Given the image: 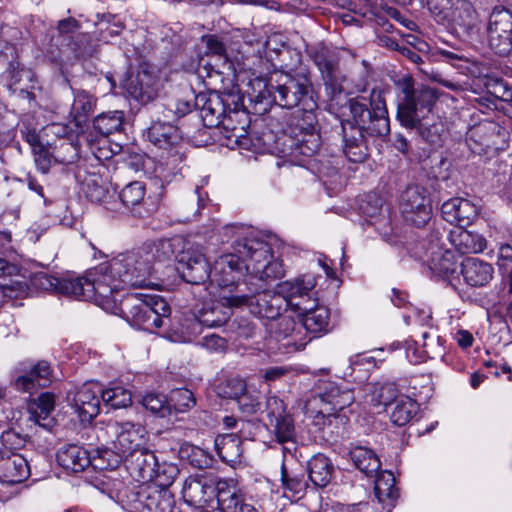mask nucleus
<instances>
[{"label":"nucleus","mask_w":512,"mask_h":512,"mask_svg":"<svg viewBox=\"0 0 512 512\" xmlns=\"http://www.w3.org/2000/svg\"><path fill=\"white\" fill-rule=\"evenodd\" d=\"M353 122L342 123L343 152L353 163H362L368 157L364 133L385 139L390 133V121L383 91L372 89L370 96H358L348 102Z\"/></svg>","instance_id":"f257e3e1"},{"label":"nucleus","mask_w":512,"mask_h":512,"mask_svg":"<svg viewBox=\"0 0 512 512\" xmlns=\"http://www.w3.org/2000/svg\"><path fill=\"white\" fill-rule=\"evenodd\" d=\"M225 232L236 237L235 250L249 259L245 286L267 285L284 275L282 262L273 259L270 245L259 239L253 231L243 226H226Z\"/></svg>","instance_id":"f03ea898"},{"label":"nucleus","mask_w":512,"mask_h":512,"mask_svg":"<svg viewBox=\"0 0 512 512\" xmlns=\"http://www.w3.org/2000/svg\"><path fill=\"white\" fill-rule=\"evenodd\" d=\"M231 95H221L215 91L200 92L194 97V108L199 111L203 125L208 128L220 127L224 130V137L235 143L247 133L248 115L244 110L230 107Z\"/></svg>","instance_id":"7ed1b4c3"},{"label":"nucleus","mask_w":512,"mask_h":512,"mask_svg":"<svg viewBox=\"0 0 512 512\" xmlns=\"http://www.w3.org/2000/svg\"><path fill=\"white\" fill-rule=\"evenodd\" d=\"M256 103L270 104L275 102L287 109L295 107H318L313 86L305 74L295 75L280 73L265 84V91L259 92L255 97Z\"/></svg>","instance_id":"20e7f679"},{"label":"nucleus","mask_w":512,"mask_h":512,"mask_svg":"<svg viewBox=\"0 0 512 512\" xmlns=\"http://www.w3.org/2000/svg\"><path fill=\"white\" fill-rule=\"evenodd\" d=\"M397 99V119L402 126L412 129L415 123H419L432 113V109L438 99L435 88L418 85L414 79L404 75L395 82Z\"/></svg>","instance_id":"39448f33"},{"label":"nucleus","mask_w":512,"mask_h":512,"mask_svg":"<svg viewBox=\"0 0 512 512\" xmlns=\"http://www.w3.org/2000/svg\"><path fill=\"white\" fill-rule=\"evenodd\" d=\"M121 316L132 326L146 331L162 327L171 313L167 301L156 294L129 293L120 301Z\"/></svg>","instance_id":"423d86ee"},{"label":"nucleus","mask_w":512,"mask_h":512,"mask_svg":"<svg viewBox=\"0 0 512 512\" xmlns=\"http://www.w3.org/2000/svg\"><path fill=\"white\" fill-rule=\"evenodd\" d=\"M74 281L78 284L75 299L93 301L103 308L110 307L114 303V294L123 290L109 261L89 269Z\"/></svg>","instance_id":"0eeeda50"},{"label":"nucleus","mask_w":512,"mask_h":512,"mask_svg":"<svg viewBox=\"0 0 512 512\" xmlns=\"http://www.w3.org/2000/svg\"><path fill=\"white\" fill-rule=\"evenodd\" d=\"M116 500L127 512H173V494L156 485L123 486L116 491Z\"/></svg>","instance_id":"6e6552de"},{"label":"nucleus","mask_w":512,"mask_h":512,"mask_svg":"<svg viewBox=\"0 0 512 512\" xmlns=\"http://www.w3.org/2000/svg\"><path fill=\"white\" fill-rule=\"evenodd\" d=\"M245 288H237L241 294L223 295L222 306L229 308L248 306L252 314L269 320H276L281 316L285 299L279 295L278 290L272 292L263 284L247 285Z\"/></svg>","instance_id":"1a4fd4ad"},{"label":"nucleus","mask_w":512,"mask_h":512,"mask_svg":"<svg viewBox=\"0 0 512 512\" xmlns=\"http://www.w3.org/2000/svg\"><path fill=\"white\" fill-rule=\"evenodd\" d=\"M122 288H138L149 285V276L154 271L149 253L140 250L121 253L110 261Z\"/></svg>","instance_id":"9d476101"},{"label":"nucleus","mask_w":512,"mask_h":512,"mask_svg":"<svg viewBox=\"0 0 512 512\" xmlns=\"http://www.w3.org/2000/svg\"><path fill=\"white\" fill-rule=\"evenodd\" d=\"M235 241L233 242V245ZM233 249H235L233 247ZM249 259L234 250L233 253L221 255L211 267L210 281L212 284L217 285L223 291L220 294V301L222 302L223 295L241 294L237 290L238 287L245 288V280L240 283V278L246 271V265Z\"/></svg>","instance_id":"9b49d317"},{"label":"nucleus","mask_w":512,"mask_h":512,"mask_svg":"<svg viewBox=\"0 0 512 512\" xmlns=\"http://www.w3.org/2000/svg\"><path fill=\"white\" fill-rule=\"evenodd\" d=\"M55 379L51 363L39 360L35 363H20L14 370L12 387L22 393L35 394L48 387Z\"/></svg>","instance_id":"f8f14e48"},{"label":"nucleus","mask_w":512,"mask_h":512,"mask_svg":"<svg viewBox=\"0 0 512 512\" xmlns=\"http://www.w3.org/2000/svg\"><path fill=\"white\" fill-rule=\"evenodd\" d=\"M177 271L190 284L199 285L210 280L211 266L200 245L187 242L178 255Z\"/></svg>","instance_id":"ddd939ff"},{"label":"nucleus","mask_w":512,"mask_h":512,"mask_svg":"<svg viewBox=\"0 0 512 512\" xmlns=\"http://www.w3.org/2000/svg\"><path fill=\"white\" fill-rule=\"evenodd\" d=\"M400 207L406 222L416 227L424 226L431 219V200L424 187L408 186L401 195Z\"/></svg>","instance_id":"4468645a"},{"label":"nucleus","mask_w":512,"mask_h":512,"mask_svg":"<svg viewBox=\"0 0 512 512\" xmlns=\"http://www.w3.org/2000/svg\"><path fill=\"white\" fill-rule=\"evenodd\" d=\"M487 29L491 48L500 56L507 55L512 49V13L503 7L494 8Z\"/></svg>","instance_id":"2eb2a0df"},{"label":"nucleus","mask_w":512,"mask_h":512,"mask_svg":"<svg viewBox=\"0 0 512 512\" xmlns=\"http://www.w3.org/2000/svg\"><path fill=\"white\" fill-rule=\"evenodd\" d=\"M316 286L315 277L303 275L294 280H287L277 284L280 296L285 299L284 307L290 308L293 312H300L301 309H308L307 305L313 300L310 298L311 291Z\"/></svg>","instance_id":"dca6fc26"},{"label":"nucleus","mask_w":512,"mask_h":512,"mask_svg":"<svg viewBox=\"0 0 512 512\" xmlns=\"http://www.w3.org/2000/svg\"><path fill=\"white\" fill-rule=\"evenodd\" d=\"M313 394L326 408L322 412L337 413L350 406L354 400L353 390L340 387L336 382L328 379H319L313 387Z\"/></svg>","instance_id":"f3484780"},{"label":"nucleus","mask_w":512,"mask_h":512,"mask_svg":"<svg viewBox=\"0 0 512 512\" xmlns=\"http://www.w3.org/2000/svg\"><path fill=\"white\" fill-rule=\"evenodd\" d=\"M108 428L115 435V446L123 456L146 444L147 431L140 423L113 421L108 424Z\"/></svg>","instance_id":"a211bd4d"},{"label":"nucleus","mask_w":512,"mask_h":512,"mask_svg":"<svg viewBox=\"0 0 512 512\" xmlns=\"http://www.w3.org/2000/svg\"><path fill=\"white\" fill-rule=\"evenodd\" d=\"M217 490V480L206 476H191L184 482L183 499L195 508L210 507Z\"/></svg>","instance_id":"6ab92c4d"},{"label":"nucleus","mask_w":512,"mask_h":512,"mask_svg":"<svg viewBox=\"0 0 512 512\" xmlns=\"http://www.w3.org/2000/svg\"><path fill=\"white\" fill-rule=\"evenodd\" d=\"M125 466L131 477L142 484H149L157 476L159 465L155 454L145 446L124 456Z\"/></svg>","instance_id":"aec40b11"},{"label":"nucleus","mask_w":512,"mask_h":512,"mask_svg":"<svg viewBox=\"0 0 512 512\" xmlns=\"http://www.w3.org/2000/svg\"><path fill=\"white\" fill-rule=\"evenodd\" d=\"M101 385L85 383L73 397V408L82 422H90L100 411Z\"/></svg>","instance_id":"412c9836"},{"label":"nucleus","mask_w":512,"mask_h":512,"mask_svg":"<svg viewBox=\"0 0 512 512\" xmlns=\"http://www.w3.org/2000/svg\"><path fill=\"white\" fill-rule=\"evenodd\" d=\"M145 135L153 145L167 151L168 157L176 158L179 155L178 146L181 143V135L179 129L170 122H153Z\"/></svg>","instance_id":"4be33fe9"},{"label":"nucleus","mask_w":512,"mask_h":512,"mask_svg":"<svg viewBox=\"0 0 512 512\" xmlns=\"http://www.w3.org/2000/svg\"><path fill=\"white\" fill-rule=\"evenodd\" d=\"M30 475L27 459L17 452L0 450V483L14 485Z\"/></svg>","instance_id":"5701e85b"},{"label":"nucleus","mask_w":512,"mask_h":512,"mask_svg":"<svg viewBox=\"0 0 512 512\" xmlns=\"http://www.w3.org/2000/svg\"><path fill=\"white\" fill-rule=\"evenodd\" d=\"M289 149L288 155L299 165H303L306 158L314 156L320 149L321 137L319 132L290 133L286 140Z\"/></svg>","instance_id":"b1692460"},{"label":"nucleus","mask_w":512,"mask_h":512,"mask_svg":"<svg viewBox=\"0 0 512 512\" xmlns=\"http://www.w3.org/2000/svg\"><path fill=\"white\" fill-rule=\"evenodd\" d=\"M442 217L450 224L465 227L472 224L478 216V207L470 200L455 197L441 206Z\"/></svg>","instance_id":"393cba45"},{"label":"nucleus","mask_w":512,"mask_h":512,"mask_svg":"<svg viewBox=\"0 0 512 512\" xmlns=\"http://www.w3.org/2000/svg\"><path fill=\"white\" fill-rule=\"evenodd\" d=\"M432 236L435 238L437 243L434 244L431 242L429 247V268L434 276L442 279H448L457 271V259L452 251L442 249L440 246L442 236L439 232L434 233Z\"/></svg>","instance_id":"a878e982"},{"label":"nucleus","mask_w":512,"mask_h":512,"mask_svg":"<svg viewBox=\"0 0 512 512\" xmlns=\"http://www.w3.org/2000/svg\"><path fill=\"white\" fill-rule=\"evenodd\" d=\"M500 127L493 121H483L472 126L466 141L474 153H485L496 144Z\"/></svg>","instance_id":"bb28decb"},{"label":"nucleus","mask_w":512,"mask_h":512,"mask_svg":"<svg viewBox=\"0 0 512 512\" xmlns=\"http://www.w3.org/2000/svg\"><path fill=\"white\" fill-rule=\"evenodd\" d=\"M308 309L297 312L299 321L313 337L322 336L330 331V310L325 306H314V301L307 305Z\"/></svg>","instance_id":"cd10ccee"},{"label":"nucleus","mask_w":512,"mask_h":512,"mask_svg":"<svg viewBox=\"0 0 512 512\" xmlns=\"http://www.w3.org/2000/svg\"><path fill=\"white\" fill-rule=\"evenodd\" d=\"M493 273L492 265L478 258H466L461 263V274L465 282L472 287L487 285L492 280Z\"/></svg>","instance_id":"c85d7f7f"},{"label":"nucleus","mask_w":512,"mask_h":512,"mask_svg":"<svg viewBox=\"0 0 512 512\" xmlns=\"http://www.w3.org/2000/svg\"><path fill=\"white\" fill-rule=\"evenodd\" d=\"M56 458L61 467L74 473L82 472L92 464L88 451L76 444L61 447L56 454Z\"/></svg>","instance_id":"c756f323"},{"label":"nucleus","mask_w":512,"mask_h":512,"mask_svg":"<svg viewBox=\"0 0 512 512\" xmlns=\"http://www.w3.org/2000/svg\"><path fill=\"white\" fill-rule=\"evenodd\" d=\"M73 103L70 110V118L76 128L83 129L90 115L94 112L97 99L89 92L82 89H72Z\"/></svg>","instance_id":"7c9ffc66"},{"label":"nucleus","mask_w":512,"mask_h":512,"mask_svg":"<svg viewBox=\"0 0 512 512\" xmlns=\"http://www.w3.org/2000/svg\"><path fill=\"white\" fill-rule=\"evenodd\" d=\"M146 186L141 181H133L127 184L119 193V198L123 205L135 214L143 218L149 215L150 211L145 205Z\"/></svg>","instance_id":"2f4dec72"},{"label":"nucleus","mask_w":512,"mask_h":512,"mask_svg":"<svg viewBox=\"0 0 512 512\" xmlns=\"http://www.w3.org/2000/svg\"><path fill=\"white\" fill-rule=\"evenodd\" d=\"M308 478L315 488H324L332 480L334 466L324 454L314 455L307 463Z\"/></svg>","instance_id":"473e14b6"},{"label":"nucleus","mask_w":512,"mask_h":512,"mask_svg":"<svg viewBox=\"0 0 512 512\" xmlns=\"http://www.w3.org/2000/svg\"><path fill=\"white\" fill-rule=\"evenodd\" d=\"M31 283L36 289L57 292L71 298H75V289H78V284L75 283L74 278L59 279L46 273L36 274Z\"/></svg>","instance_id":"72a5a7b5"},{"label":"nucleus","mask_w":512,"mask_h":512,"mask_svg":"<svg viewBox=\"0 0 512 512\" xmlns=\"http://www.w3.org/2000/svg\"><path fill=\"white\" fill-rule=\"evenodd\" d=\"M374 492L379 503H382L387 512L395 506L398 498V489L395 487L396 479L392 472L384 471L376 475Z\"/></svg>","instance_id":"f704fd0d"},{"label":"nucleus","mask_w":512,"mask_h":512,"mask_svg":"<svg viewBox=\"0 0 512 512\" xmlns=\"http://www.w3.org/2000/svg\"><path fill=\"white\" fill-rule=\"evenodd\" d=\"M215 449L219 458L226 464L233 466L242 458V441L236 434L218 435L215 439Z\"/></svg>","instance_id":"c9c22d12"},{"label":"nucleus","mask_w":512,"mask_h":512,"mask_svg":"<svg viewBox=\"0 0 512 512\" xmlns=\"http://www.w3.org/2000/svg\"><path fill=\"white\" fill-rule=\"evenodd\" d=\"M454 25L471 33L478 25V13L470 0H455L449 14Z\"/></svg>","instance_id":"e433bc0d"},{"label":"nucleus","mask_w":512,"mask_h":512,"mask_svg":"<svg viewBox=\"0 0 512 512\" xmlns=\"http://www.w3.org/2000/svg\"><path fill=\"white\" fill-rule=\"evenodd\" d=\"M349 457L354 466L368 477H373L381 467L376 453L367 447L355 446L350 449Z\"/></svg>","instance_id":"4c0bfd02"},{"label":"nucleus","mask_w":512,"mask_h":512,"mask_svg":"<svg viewBox=\"0 0 512 512\" xmlns=\"http://www.w3.org/2000/svg\"><path fill=\"white\" fill-rule=\"evenodd\" d=\"M412 129H417L424 141L435 146L440 145L442 136L445 133L444 123L432 113L425 116L419 123H415Z\"/></svg>","instance_id":"58836bf2"},{"label":"nucleus","mask_w":512,"mask_h":512,"mask_svg":"<svg viewBox=\"0 0 512 512\" xmlns=\"http://www.w3.org/2000/svg\"><path fill=\"white\" fill-rule=\"evenodd\" d=\"M392 405L390 419L397 426H404L409 423L419 410L418 403L408 396L399 397Z\"/></svg>","instance_id":"ea45409f"},{"label":"nucleus","mask_w":512,"mask_h":512,"mask_svg":"<svg viewBox=\"0 0 512 512\" xmlns=\"http://www.w3.org/2000/svg\"><path fill=\"white\" fill-rule=\"evenodd\" d=\"M453 243L461 254L481 253L486 249V239L468 230H461L453 239Z\"/></svg>","instance_id":"a19ab883"},{"label":"nucleus","mask_w":512,"mask_h":512,"mask_svg":"<svg viewBox=\"0 0 512 512\" xmlns=\"http://www.w3.org/2000/svg\"><path fill=\"white\" fill-rule=\"evenodd\" d=\"M124 114L122 111H108L99 114L93 120L94 130L102 135L108 136L120 131L123 126Z\"/></svg>","instance_id":"79ce46f5"},{"label":"nucleus","mask_w":512,"mask_h":512,"mask_svg":"<svg viewBox=\"0 0 512 512\" xmlns=\"http://www.w3.org/2000/svg\"><path fill=\"white\" fill-rule=\"evenodd\" d=\"M102 402L113 409L126 408L132 403L130 390L117 384L110 385L106 389L101 388Z\"/></svg>","instance_id":"37998d69"},{"label":"nucleus","mask_w":512,"mask_h":512,"mask_svg":"<svg viewBox=\"0 0 512 512\" xmlns=\"http://www.w3.org/2000/svg\"><path fill=\"white\" fill-rule=\"evenodd\" d=\"M371 401L377 405L393 404L398 397V388L392 381H379L369 385Z\"/></svg>","instance_id":"c03bdc74"},{"label":"nucleus","mask_w":512,"mask_h":512,"mask_svg":"<svg viewBox=\"0 0 512 512\" xmlns=\"http://www.w3.org/2000/svg\"><path fill=\"white\" fill-rule=\"evenodd\" d=\"M317 107H300L293 116L290 125V133L318 132L315 110Z\"/></svg>","instance_id":"a18cd8bd"},{"label":"nucleus","mask_w":512,"mask_h":512,"mask_svg":"<svg viewBox=\"0 0 512 512\" xmlns=\"http://www.w3.org/2000/svg\"><path fill=\"white\" fill-rule=\"evenodd\" d=\"M54 406V395L50 392L41 393L34 403L30 405V419L38 425L46 426V424L41 421H44L49 417L50 413L54 410Z\"/></svg>","instance_id":"49530a36"},{"label":"nucleus","mask_w":512,"mask_h":512,"mask_svg":"<svg viewBox=\"0 0 512 512\" xmlns=\"http://www.w3.org/2000/svg\"><path fill=\"white\" fill-rule=\"evenodd\" d=\"M281 482L286 491L298 495L299 497L304 495L309 486L304 473L288 471L284 462L281 465Z\"/></svg>","instance_id":"de8ad7c7"},{"label":"nucleus","mask_w":512,"mask_h":512,"mask_svg":"<svg viewBox=\"0 0 512 512\" xmlns=\"http://www.w3.org/2000/svg\"><path fill=\"white\" fill-rule=\"evenodd\" d=\"M481 82L487 93L495 99L501 101L512 100V89L503 78L494 75H485L481 79Z\"/></svg>","instance_id":"09e8293b"},{"label":"nucleus","mask_w":512,"mask_h":512,"mask_svg":"<svg viewBox=\"0 0 512 512\" xmlns=\"http://www.w3.org/2000/svg\"><path fill=\"white\" fill-rule=\"evenodd\" d=\"M142 406L152 414L165 418L171 415L168 397L161 393H147L141 399Z\"/></svg>","instance_id":"8fccbe9b"},{"label":"nucleus","mask_w":512,"mask_h":512,"mask_svg":"<svg viewBox=\"0 0 512 512\" xmlns=\"http://www.w3.org/2000/svg\"><path fill=\"white\" fill-rule=\"evenodd\" d=\"M67 46L74 57L78 60L91 58L96 52L88 33H77L73 39L68 41Z\"/></svg>","instance_id":"3c124183"},{"label":"nucleus","mask_w":512,"mask_h":512,"mask_svg":"<svg viewBox=\"0 0 512 512\" xmlns=\"http://www.w3.org/2000/svg\"><path fill=\"white\" fill-rule=\"evenodd\" d=\"M168 402L171 405V414L184 413L195 406L196 399L192 391L187 388H180L171 391Z\"/></svg>","instance_id":"603ef678"},{"label":"nucleus","mask_w":512,"mask_h":512,"mask_svg":"<svg viewBox=\"0 0 512 512\" xmlns=\"http://www.w3.org/2000/svg\"><path fill=\"white\" fill-rule=\"evenodd\" d=\"M83 195L93 203L102 202L107 196V189L102 185L101 179L96 174H89L82 182Z\"/></svg>","instance_id":"864d4df0"},{"label":"nucleus","mask_w":512,"mask_h":512,"mask_svg":"<svg viewBox=\"0 0 512 512\" xmlns=\"http://www.w3.org/2000/svg\"><path fill=\"white\" fill-rule=\"evenodd\" d=\"M162 106L163 116L168 120H173L190 113L194 108V102L182 98H168Z\"/></svg>","instance_id":"5fc2aeb1"},{"label":"nucleus","mask_w":512,"mask_h":512,"mask_svg":"<svg viewBox=\"0 0 512 512\" xmlns=\"http://www.w3.org/2000/svg\"><path fill=\"white\" fill-rule=\"evenodd\" d=\"M142 253H149L151 261L164 263L173 260L175 257V243L171 239H162L154 244L153 248L148 250H140Z\"/></svg>","instance_id":"6e6d98bb"},{"label":"nucleus","mask_w":512,"mask_h":512,"mask_svg":"<svg viewBox=\"0 0 512 512\" xmlns=\"http://www.w3.org/2000/svg\"><path fill=\"white\" fill-rule=\"evenodd\" d=\"M2 295L8 299H22L30 294V285L25 277L10 279L9 282L0 284Z\"/></svg>","instance_id":"4d7b16f0"},{"label":"nucleus","mask_w":512,"mask_h":512,"mask_svg":"<svg viewBox=\"0 0 512 512\" xmlns=\"http://www.w3.org/2000/svg\"><path fill=\"white\" fill-rule=\"evenodd\" d=\"M274 432L276 440L279 443L293 441L295 437V428L290 416L278 414L275 416Z\"/></svg>","instance_id":"13d9d810"},{"label":"nucleus","mask_w":512,"mask_h":512,"mask_svg":"<svg viewBox=\"0 0 512 512\" xmlns=\"http://www.w3.org/2000/svg\"><path fill=\"white\" fill-rule=\"evenodd\" d=\"M246 392V383L243 379L228 378L218 385V394L223 398L238 400Z\"/></svg>","instance_id":"bf43d9fd"},{"label":"nucleus","mask_w":512,"mask_h":512,"mask_svg":"<svg viewBox=\"0 0 512 512\" xmlns=\"http://www.w3.org/2000/svg\"><path fill=\"white\" fill-rule=\"evenodd\" d=\"M229 317L226 311L213 307L210 310H203L198 317V321L203 326L213 328L224 325Z\"/></svg>","instance_id":"052dcab7"},{"label":"nucleus","mask_w":512,"mask_h":512,"mask_svg":"<svg viewBox=\"0 0 512 512\" xmlns=\"http://www.w3.org/2000/svg\"><path fill=\"white\" fill-rule=\"evenodd\" d=\"M179 454L182 459L188 460L194 467L202 468L208 464L204 450L188 443L181 445Z\"/></svg>","instance_id":"680f3d73"},{"label":"nucleus","mask_w":512,"mask_h":512,"mask_svg":"<svg viewBox=\"0 0 512 512\" xmlns=\"http://www.w3.org/2000/svg\"><path fill=\"white\" fill-rule=\"evenodd\" d=\"M309 55L324 75L330 76L333 70V61L328 55V50L322 45H317L309 50Z\"/></svg>","instance_id":"e2e57ef3"},{"label":"nucleus","mask_w":512,"mask_h":512,"mask_svg":"<svg viewBox=\"0 0 512 512\" xmlns=\"http://www.w3.org/2000/svg\"><path fill=\"white\" fill-rule=\"evenodd\" d=\"M81 27V23L74 17L61 19L56 25L58 37L66 43L70 41V39H73L77 33H81Z\"/></svg>","instance_id":"0e129e2a"},{"label":"nucleus","mask_w":512,"mask_h":512,"mask_svg":"<svg viewBox=\"0 0 512 512\" xmlns=\"http://www.w3.org/2000/svg\"><path fill=\"white\" fill-rule=\"evenodd\" d=\"M178 473L179 470L177 466L173 464H159L157 467V476L152 480V485L167 489V487L173 484Z\"/></svg>","instance_id":"69168bd1"},{"label":"nucleus","mask_w":512,"mask_h":512,"mask_svg":"<svg viewBox=\"0 0 512 512\" xmlns=\"http://www.w3.org/2000/svg\"><path fill=\"white\" fill-rule=\"evenodd\" d=\"M0 441L3 446L1 450L11 452L22 449L26 444L25 437L14 430H6L2 432Z\"/></svg>","instance_id":"338daca9"},{"label":"nucleus","mask_w":512,"mask_h":512,"mask_svg":"<svg viewBox=\"0 0 512 512\" xmlns=\"http://www.w3.org/2000/svg\"><path fill=\"white\" fill-rule=\"evenodd\" d=\"M198 344L212 353H225L228 348V341L217 335V334H208L203 336Z\"/></svg>","instance_id":"774afa93"}]
</instances>
